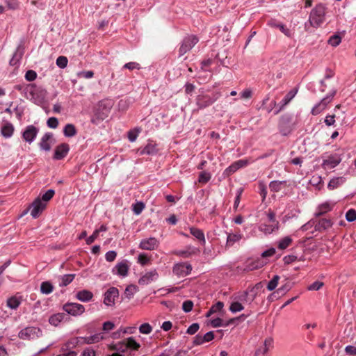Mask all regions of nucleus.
<instances>
[{"instance_id":"obj_1","label":"nucleus","mask_w":356,"mask_h":356,"mask_svg":"<svg viewBox=\"0 0 356 356\" xmlns=\"http://www.w3.org/2000/svg\"><path fill=\"white\" fill-rule=\"evenodd\" d=\"M112 107L113 102L111 99H107L99 101L95 111L94 117L91 119V122L94 124H97L99 121L106 119Z\"/></svg>"},{"instance_id":"obj_2","label":"nucleus","mask_w":356,"mask_h":356,"mask_svg":"<svg viewBox=\"0 0 356 356\" xmlns=\"http://www.w3.org/2000/svg\"><path fill=\"white\" fill-rule=\"evenodd\" d=\"M327 8L322 3H318L312 10L309 15V23L312 26L317 28L320 26L325 21V17Z\"/></svg>"},{"instance_id":"obj_3","label":"nucleus","mask_w":356,"mask_h":356,"mask_svg":"<svg viewBox=\"0 0 356 356\" xmlns=\"http://www.w3.org/2000/svg\"><path fill=\"white\" fill-rule=\"evenodd\" d=\"M294 128L295 123L293 122L292 115L285 113L280 117L278 122V129L282 136H288Z\"/></svg>"},{"instance_id":"obj_4","label":"nucleus","mask_w":356,"mask_h":356,"mask_svg":"<svg viewBox=\"0 0 356 356\" xmlns=\"http://www.w3.org/2000/svg\"><path fill=\"white\" fill-rule=\"evenodd\" d=\"M220 96L221 93L220 92H213L212 96L207 94H200L197 95L195 98V104L197 106V109L202 110L210 106L217 101Z\"/></svg>"},{"instance_id":"obj_5","label":"nucleus","mask_w":356,"mask_h":356,"mask_svg":"<svg viewBox=\"0 0 356 356\" xmlns=\"http://www.w3.org/2000/svg\"><path fill=\"white\" fill-rule=\"evenodd\" d=\"M199 42V38L195 35H188L181 41L179 49V56H184L185 54L192 49V48Z\"/></svg>"},{"instance_id":"obj_6","label":"nucleus","mask_w":356,"mask_h":356,"mask_svg":"<svg viewBox=\"0 0 356 356\" xmlns=\"http://www.w3.org/2000/svg\"><path fill=\"white\" fill-rule=\"evenodd\" d=\"M336 93L337 89H332L326 97L323 98L320 102L312 108L311 111L312 114L316 115L323 111L326 108L327 105L332 102Z\"/></svg>"},{"instance_id":"obj_7","label":"nucleus","mask_w":356,"mask_h":356,"mask_svg":"<svg viewBox=\"0 0 356 356\" xmlns=\"http://www.w3.org/2000/svg\"><path fill=\"white\" fill-rule=\"evenodd\" d=\"M336 93L337 89H332L326 97L323 98L320 102L312 108L311 111L312 114L316 115L323 111L326 108L327 105L332 102Z\"/></svg>"},{"instance_id":"obj_8","label":"nucleus","mask_w":356,"mask_h":356,"mask_svg":"<svg viewBox=\"0 0 356 356\" xmlns=\"http://www.w3.org/2000/svg\"><path fill=\"white\" fill-rule=\"evenodd\" d=\"M41 335L42 330L36 327H27L22 330L18 334L19 338L23 340L33 339L40 337Z\"/></svg>"},{"instance_id":"obj_9","label":"nucleus","mask_w":356,"mask_h":356,"mask_svg":"<svg viewBox=\"0 0 356 356\" xmlns=\"http://www.w3.org/2000/svg\"><path fill=\"white\" fill-rule=\"evenodd\" d=\"M47 203L42 202L40 196H38L29 207V210H31V215L33 218H37L46 209Z\"/></svg>"},{"instance_id":"obj_10","label":"nucleus","mask_w":356,"mask_h":356,"mask_svg":"<svg viewBox=\"0 0 356 356\" xmlns=\"http://www.w3.org/2000/svg\"><path fill=\"white\" fill-rule=\"evenodd\" d=\"M63 309L74 316L81 315L85 312V307L83 305L76 302H67L63 306Z\"/></svg>"},{"instance_id":"obj_11","label":"nucleus","mask_w":356,"mask_h":356,"mask_svg":"<svg viewBox=\"0 0 356 356\" xmlns=\"http://www.w3.org/2000/svg\"><path fill=\"white\" fill-rule=\"evenodd\" d=\"M314 224L316 231L322 232L332 227L333 222L330 218H320L318 219L312 220Z\"/></svg>"},{"instance_id":"obj_12","label":"nucleus","mask_w":356,"mask_h":356,"mask_svg":"<svg viewBox=\"0 0 356 356\" xmlns=\"http://www.w3.org/2000/svg\"><path fill=\"white\" fill-rule=\"evenodd\" d=\"M191 270V265L187 263L176 264L172 269L173 273L179 277H185L189 275Z\"/></svg>"},{"instance_id":"obj_13","label":"nucleus","mask_w":356,"mask_h":356,"mask_svg":"<svg viewBox=\"0 0 356 356\" xmlns=\"http://www.w3.org/2000/svg\"><path fill=\"white\" fill-rule=\"evenodd\" d=\"M298 92L297 88H294L291 90L288 93L285 95L283 99L280 102V103L277 105V108L274 110V114L277 115L280 113L284 107L292 100V99L296 96Z\"/></svg>"},{"instance_id":"obj_14","label":"nucleus","mask_w":356,"mask_h":356,"mask_svg":"<svg viewBox=\"0 0 356 356\" xmlns=\"http://www.w3.org/2000/svg\"><path fill=\"white\" fill-rule=\"evenodd\" d=\"M119 296V290L116 287H110L104 293V303L107 306L115 304V299Z\"/></svg>"},{"instance_id":"obj_15","label":"nucleus","mask_w":356,"mask_h":356,"mask_svg":"<svg viewBox=\"0 0 356 356\" xmlns=\"http://www.w3.org/2000/svg\"><path fill=\"white\" fill-rule=\"evenodd\" d=\"M159 242L154 237L143 239L140 244L139 248L145 250H154L159 247Z\"/></svg>"},{"instance_id":"obj_16","label":"nucleus","mask_w":356,"mask_h":356,"mask_svg":"<svg viewBox=\"0 0 356 356\" xmlns=\"http://www.w3.org/2000/svg\"><path fill=\"white\" fill-rule=\"evenodd\" d=\"M38 131L39 129L33 125H29L24 131L22 138L26 142L31 143L36 138Z\"/></svg>"},{"instance_id":"obj_17","label":"nucleus","mask_w":356,"mask_h":356,"mask_svg":"<svg viewBox=\"0 0 356 356\" xmlns=\"http://www.w3.org/2000/svg\"><path fill=\"white\" fill-rule=\"evenodd\" d=\"M70 151V145L67 143H63L57 145L55 148L53 159L61 160L64 159Z\"/></svg>"},{"instance_id":"obj_18","label":"nucleus","mask_w":356,"mask_h":356,"mask_svg":"<svg viewBox=\"0 0 356 356\" xmlns=\"http://www.w3.org/2000/svg\"><path fill=\"white\" fill-rule=\"evenodd\" d=\"M54 140L53 134L50 132L45 133L39 143L40 149L49 152L51 149V143Z\"/></svg>"},{"instance_id":"obj_19","label":"nucleus","mask_w":356,"mask_h":356,"mask_svg":"<svg viewBox=\"0 0 356 356\" xmlns=\"http://www.w3.org/2000/svg\"><path fill=\"white\" fill-rule=\"evenodd\" d=\"M341 161V159L339 155L335 154H332L327 157V159H324L322 163V166L326 169H332L338 165Z\"/></svg>"},{"instance_id":"obj_20","label":"nucleus","mask_w":356,"mask_h":356,"mask_svg":"<svg viewBox=\"0 0 356 356\" xmlns=\"http://www.w3.org/2000/svg\"><path fill=\"white\" fill-rule=\"evenodd\" d=\"M159 274L156 269L146 273L138 280V284L140 285H147L150 282L157 280Z\"/></svg>"},{"instance_id":"obj_21","label":"nucleus","mask_w":356,"mask_h":356,"mask_svg":"<svg viewBox=\"0 0 356 356\" xmlns=\"http://www.w3.org/2000/svg\"><path fill=\"white\" fill-rule=\"evenodd\" d=\"M129 265L127 260L118 263L113 269V273L122 277H125L128 274Z\"/></svg>"},{"instance_id":"obj_22","label":"nucleus","mask_w":356,"mask_h":356,"mask_svg":"<svg viewBox=\"0 0 356 356\" xmlns=\"http://www.w3.org/2000/svg\"><path fill=\"white\" fill-rule=\"evenodd\" d=\"M268 25L273 28H277L280 31L283 33L288 38H292L293 33L288 29L284 24L278 23L275 19H270L268 22Z\"/></svg>"},{"instance_id":"obj_23","label":"nucleus","mask_w":356,"mask_h":356,"mask_svg":"<svg viewBox=\"0 0 356 356\" xmlns=\"http://www.w3.org/2000/svg\"><path fill=\"white\" fill-rule=\"evenodd\" d=\"M158 149L156 147V144L153 143L152 141L148 143L143 148H140L138 149V152L140 155H156L158 153Z\"/></svg>"},{"instance_id":"obj_24","label":"nucleus","mask_w":356,"mask_h":356,"mask_svg":"<svg viewBox=\"0 0 356 356\" xmlns=\"http://www.w3.org/2000/svg\"><path fill=\"white\" fill-rule=\"evenodd\" d=\"M24 54V47L23 44H19L17 47L16 51L13 54L12 58L10 60V65L12 66L17 65L20 60L22 58Z\"/></svg>"},{"instance_id":"obj_25","label":"nucleus","mask_w":356,"mask_h":356,"mask_svg":"<svg viewBox=\"0 0 356 356\" xmlns=\"http://www.w3.org/2000/svg\"><path fill=\"white\" fill-rule=\"evenodd\" d=\"M273 339L271 337L266 338L264 344L259 347L255 352V356H265L269 348L273 347Z\"/></svg>"},{"instance_id":"obj_26","label":"nucleus","mask_w":356,"mask_h":356,"mask_svg":"<svg viewBox=\"0 0 356 356\" xmlns=\"http://www.w3.org/2000/svg\"><path fill=\"white\" fill-rule=\"evenodd\" d=\"M105 339L102 333H97L90 337H81V344H92L99 342Z\"/></svg>"},{"instance_id":"obj_27","label":"nucleus","mask_w":356,"mask_h":356,"mask_svg":"<svg viewBox=\"0 0 356 356\" xmlns=\"http://www.w3.org/2000/svg\"><path fill=\"white\" fill-rule=\"evenodd\" d=\"M200 250L195 247L188 246L184 250H179L175 252V254L178 256L188 258L192 255L198 254L200 253Z\"/></svg>"},{"instance_id":"obj_28","label":"nucleus","mask_w":356,"mask_h":356,"mask_svg":"<svg viewBox=\"0 0 356 356\" xmlns=\"http://www.w3.org/2000/svg\"><path fill=\"white\" fill-rule=\"evenodd\" d=\"M190 233L195 238H196L202 245H205L206 240L204 237V234L202 229L195 227H190Z\"/></svg>"},{"instance_id":"obj_29","label":"nucleus","mask_w":356,"mask_h":356,"mask_svg":"<svg viewBox=\"0 0 356 356\" xmlns=\"http://www.w3.org/2000/svg\"><path fill=\"white\" fill-rule=\"evenodd\" d=\"M279 222H275V224L271 225L263 223L261 224L259 229L261 232L265 233L266 234H269L273 233V232L277 231L279 229Z\"/></svg>"},{"instance_id":"obj_30","label":"nucleus","mask_w":356,"mask_h":356,"mask_svg":"<svg viewBox=\"0 0 356 356\" xmlns=\"http://www.w3.org/2000/svg\"><path fill=\"white\" fill-rule=\"evenodd\" d=\"M14 88L19 91L29 92L33 97H34L35 93L38 91V88L35 84H28L26 86L21 84H17L14 86Z\"/></svg>"},{"instance_id":"obj_31","label":"nucleus","mask_w":356,"mask_h":356,"mask_svg":"<svg viewBox=\"0 0 356 356\" xmlns=\"http://www.w3.org/2000/svg\"><path fill=\"white\" fill-rule=\"evenodd\" d=\"M332 207L333 205L328 202H325L323 204H320L317 207V211L315 213L316 218H320L326 213L330 211L332 209Z\"/></svg>"},{"instance_id":"obj_32","label":"nucleus","mask_w":356,"mask_h":356,"mask_svg":"<svg viewBox=\"0 0 356 356\" xmlns=\"http://www.w3.org/2000/svg\"><path fill=\"white\" fill-rule=\"evenodd\" d=\"M76 298L81 302H88L93 298V293L86 289L79 291L76 294Z\"/></svg>"},{"instance_id":"obj_33","label":"nucleus","mask_w":356,"mask_h":356,"mask_svg":"<svg viewBox=\"0 0 356 356\" xmlns=\"http://www.w3.org/2000/svg\"><path fill=\"white\" fill-rule=\"evenodd\" d=\"M14 132V127L10 122H6L1 129V135L5 138H10Z\"/></svg>"},{"instance_id":"obj_34","label":"nucleus","mask_w":356,"mask_h":356,"mask_svg":"<svg viewBox=\"0 0 356 356\" xmlns=\"http://www.w3.org/2000/svg\"><path fill=\"white\" fill-rule=\"evenodd\" d=\"M242 238L240 234H228L226 241V248L232 246L236 242L239 241Z\"/></svg>"},{"instance_id":"obj_35","label":"nucleus","mask_w":356,"mask_h":356,"mask_svg":"<svg viewBox=\"0 0 356 356\" xmlns=\"http://www.w3.org/2000/svg\"><path fill=\"white\" fill-rule=\"evenodd\" d=\"M345 181L346 179L343 177L333 178L329 181L327 188L330 190H333L342 185Z\"/></svg>"},{"instance_id":"obj_36","label":"nucleus","mask_w":356,"mask_h":356,"mask_svg":"<svg viewBox=\"0 0 356 356\" xmlns=\"http://www.w3.org/2000/svg\"><path fill=\"white\" fill-rule=\"evenodd\" d=\"M65 316L64 313H58L51 315L49 318V322L51 325L57 326L64 319Z\"/></svg>"},{"instance_id":"obj_37","label":"nucleus","mask_w":356,"mask_h":356,"mask_svg":"<svg viewBox=\"0 0 356 356\" xmlns=\"http://www.w3.org/2000/svg\"><path fill=\"white\" fill-rule=\"evenodd\" d=\"M77 134V130L73 124H67L63 129L65 137H73Z\"/></svg>"},{"instance_id":"obj_38","label":"nucleus","mask_w":356,"mask_h":356,"mask_svg":"<svg viewBox=\"0 0 356 356\" xmlns=\"http://www.w3.org/2000/svg\"><path fill=\"white\" fill-rule=\"evenodd\" d=\"M75 277V274H66L60 277L59 286L63 287L70 284Z\"/></svg>"},{"instance_id":"obj_39","label":"nucleus","mask_w":356,"mask_h":356,"mask_svg":"<svg viewBox=\"0 0 356 356\" xmlns=\"http://www.w3.org/2000/svg\"><path fill=\"white\" fill-rule=\"evenodd\" d=\"M54 290V286L49 281L42 282L40 284V292L43 294H49Z\"/></svg>"},{"instance_id":"obj_40","label":"nucleus","mask_w":356,"mask_h":356,"mask_svg":"<svg viewBox=\"0 0 356 356\" xmlns=\"http://www.w3.org/2000/svg\"><path fill=\"white\" fill-rule=\"evenodd\" d=\"M81 337H74L70 339L65 344V350H68L71 348H74L76 346L81 345ZM64 350V348H63Z\"/></svg>"},{"instance_id":"obj_41","label":"nucleus","mask_w":356,"mask_h":356,"mask_svg":"<svg viewBox=\"0 0 356 356\" xmlns=\"http://www.w3.org/2000/svg\"><path fill=\"white\" fill-rule=\"evenodd\" d=\"M265 264L266 262H264V261L257 259L248 264L246 266L245 270L250 271L259 269L263 267L265 265Z\"/></svg>"},{"instance_id":"obj_42","label":"nucleus","mask_w":356,"mask_h":356,"mask_svg":"<svg viewBox=\"0 0 356 356\" xmlns=\"http://www.w3.org/2000/svg\"><path fill=\"white\" fill-rule=\"evenodd\" d=\"M292 241L291 236H285L278 241L277 248L280 250H285L292 243Z\"/></svg>"},{"instance_id":"obj_43","label":"nucleus","mask_w":356,"mask_h":356,"mask_svg":"<svg viewBox=\"0 0 356 356\" xmlns=\"http://www.w3.org/2000/svg\"><path fill=\"white\" fill-rule=\"evenodd\" d=\"M126 341L127 347L131 350H138L140 347V343H138L132 337L126 339Z\"/></svg>"},{"instance_id":"obj_44","label":"nucleus","mask_w":356,"mask_h":356,"mask_svg":"<svg viewBox=\"0 0 356 356\" xmlns=\"http://www.w3.org/2000/svg\"><path fill=\"white\" fill-rule=\"evenodd\" d=\"M285 184V181H272L269 184V188L273 192H279L282 189V186Z\"/></svg>"},{"instance_id":"obj_45","label":"nucleus","mask_w":356,"mask_h":356,"mask_svg":"<svg viewBox=\"0 0 356 356\" xmlns=\"http://www.w3.org/2000/svg\"><path fill=\"white\" fill-rule=\"evenodd\" d=\"M20 300L15 296H13L8 299L7 306L13 309H16L20 305Z\"/></svg>"},{"instance_id":"obj_46","label":"nucleus","mask_w":356,"mask_h":356,"mask_svg":"<svg viewBox=\"0 0 356 356\" xmlns=\"http://www.w3.org/2000/svg\"><path fill=\"white\" fill-rule=\"evenodd\" d=\"M341 42V37L339 33H335L330 37L327 43L332 47L338 46Z\"/></svg>"},{"instance_id":"obj_47","label":"nucleus","mask_w":356,"mask_h":356,"mask_svg":"<svg viewBox=\"0 0 356 356\" xmlns=\"http://www.w3.org/2000/svg\"><path fill=\"white\" fill-rule=\"evenodd\" d=\"M280 279V277L279 275H274L272 280L267 284V289L270 291L275 290L277 286Z\"/></svg>"},{"instance_id":"obj_48","label":"nucleus","mask_w":356,"mask_h":356,"mask_svg":"<svg viewBox=\"0 0 356 356\" xmlns=\"http://www.w3.org/2000/svg\"><path fill=\"white\" fill-rule=\"evenodd\" d=\"M211 178V175L209 172L206 171H202L198 177V181L200 184H206L207 183Z\"/></svg>"},{"instance_id":"obj_49","label":"nucleus","mask_w":356,"mask_h":356,"mask_svg":"<svg viewBox=\"0 0 356 356\" xmlns=\"http://www.w3.org/2000/svg\"><path fill=\"white\" fill-rule=\"evenodd\" d=\"M113 349L115 350L122 352L123 353H126L127 350L129 349L128 347H127L126 339L117 343L114 346Z\"/></svg>"},{"instance_id":"obj_50","label":"nucleus","mask_w":356,"mask_h":356,"mask_svg":"<svg viewBox=\"0 0 356 356\" xmlns=\"http://www.w3.org/2000/svg\"><path fill=\"white\" fill-rule=\"evenodd\" d=\"M150 260V257L145 253H140L138 257V262L142 266L147 265Z\"/></svg>"},{"instance_id":"obj_51","label":"nucleus","mask_w":356,"mask_h":356,"mask_svg":"<svg viewBox=\"0 0 356 356\" xmlns=\"http://www.w3.org/2000/svg\"><path fill=\"white\" fill-rule=\"evenodd\" d=\"M54 194L55 191L54 189H49L40 197V199L42 202L47 203L54 197Z\"/></svg>"},{"instance_id":"obj_52","label":"nucleus","mask_w":356,"mask_h":356,"mask_svg":"<svg viewBox=\"0 0 356 356\" xmlns=\"http://www.w3.org/2000/svg\"><path fill=\"white\" fill-rule=\"evenodd\" d=\"M140 131V129L136 128L133 130H130L128 131L127 137L130 142H134L136 140Z\"/></svg>"},{"instance_id":"obj_53","label":"nucleus","mask_w":356,"mask_h":356,"mask_svg":"<svg viewBox=\"0 0 356 356\" xmlns=\"http://www.w3.org/2000/svg\"><path fill=\"white\" fill-rule=\"evenodd\" d=\"M259 193L262 197L261 200L262 202H264L267 195V188L265 184L262 181L259 183Z\"/></svg>"},{"instance_id":"obj_54","label":"nucleus","mask_w":356,"mask_h":356,"mask_svg":"<svg viewBox=\"0 0 356 356\" xmlns=\"http://www.w3.org/2000/svg\"><path fill=\"white\" fill-rule=\"evenodd\" d=\"M244 309V307L239 302H234L231 304L229 307V310L232 313H236L238 312H241Z\"/></svg>"},{"instance_id":"obj_55","label":"nucleus","mask_w":356,"mask_h":356,"mask_svg":"<svg viewBox=\"0 0 356 356\" xmlns=\"http://www.w3.org/2000/svg\"><path fill=\"white\" fill-rule=\"evenodd\" d=\"M145 208V204L143 202H138L133 204V211L135 214L139 215Z\"/></svg>"},{"instance_id":"obj_56","label":"nucleus","mask_w":356,"mask_h":356,"mask_svg":"<svg viewBox=\"0 0 356 356\" xmlns=\"http://www.w3.org/2000/svg\"><path fill=\"white\" fill-rule=\"evenodd\" d=\"M67 63H68L67 58L63 56H60L58 57V58L56 59V65L60 68H62V69L66 67Z\"/></svg>"},{"instance_id":"obj_57","label":"nucleus","mask_w":356,"mask_h":356,"mask_svg":"<svg viewBox=\"0 0 356 356\" xmlns=\"http://www.w3.org/2000/svg\"><path fill=\"white\" fill-rule=\"evenodd\" d=\"M139 331L142 334H148L152 331V327L149 323H145L140 326Z\"/></svg>"},{"instance_id":"obj_58","label":"nucleus","mask_w":356,"mask_h":356,"mask_svg":"<svg viewBox=\"0 0 356 356\" xmlns=\"http://www.w3.org/2000/svg\"><path fill=\"white\" fill-rule=\"evenodd\" d=\"M346 219L348 222H353L356 220V211L353 209H349L346 213Z\"/></svg>"},{"instance_id":"obj_59","label":"nucleus","mask_w":356,"mask_h":356,"mask_svg":"<svg viewBox=\"0 0 356 356\" xmlns=\"http://www.w3.org/2000/svg\"><path fill=\"white\" fill-rule=\"evenodd\" d=\"M193 307V302L192 300H187L184 301L182 304V309L186 312H190L192 311Z\"/></svg>"},{"instance_id":"obj_60","label":"nucleus","mask_w":356,"mask_h":356,"mask_svg":"<svg viewBox=\"0 0 356 356\" xmlns=\"http://www.w3.org/2000/svg\"><path fill=\"white\" fill-rule=\"evenodd\" d=\"M290 289H291L290 284H285L282 285V286H280V288H278L276 290V293L278 296H283L286 292H288L290 290Z\"/></svg>"},{"instance_id":"obj_61","label":"nucleus","mask_w":356,"mask_h":356,"mask_svg":"<svg viewBox=\"0 0 356 356\" xmlns=\"http://www.w3.org/2000/svg\"><path fill=\"white\" fill-rule=\"evenodd\" d=\"M47 124L49 128L56 129L58 126V120L55 117H51L47 120Z\"/></svg>"},{"instance_id":"obj_62","label":"nucleus","mask_w":356,"mask_h":356,"mask_svg":"<svg viewBox=\"0 0 356 356\" xmlns=\"http://www.w3.org/2000/svg\"><path fill=\"white\" fill-rule=\"evenodd\" d=\"M324 285L323 282H320V281H316L314 282V283H312V284H310L308 287H307V289L309 290V291H318Z\"/></svg>"},{"instance_id":"obj_63","label":"nucleus","mask_w":356,"mask_h":356,"mask_svg":"<svg viewBox=\"0 0 356 356\" xmlns=\"http://www.w3.org/2000/svg\"><path fill=\"white\" fill-rule=\"evenodd\" d=\"M199 328V324L197 323H194L188 327L186 333L191 335L194 334L198 331Z\"/></svg>"},{"instance_id":"obj_64","label":"nucleus","mask_w":356,"mask_h":356,"mask_svg":"<svg viewBox=\"0 0 356 356\" xmlns=\"http://www.w3.org/2000/svg\"><path fill=\"white\" fill-rule=\"evenodd\" d=\"M237 170H238V167L236 165V163H233L230 166L227 168L224 172L227 176H229L234 172H235Z\"/></svg>"}]
</instances>
